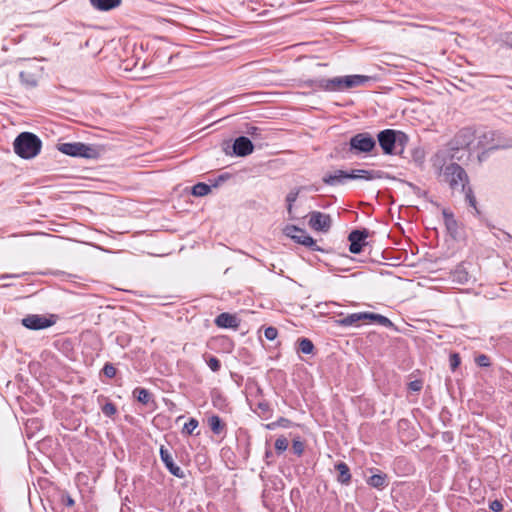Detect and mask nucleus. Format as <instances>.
I'll list each match as a JSON object with an SVG mask.
<instances>
[{
	"label": "nucleus",
	"mask_w": 512,
	"mask_h": 512,
	"mask_svg": "<svg viewBox=\"0 0 512 512\" xmlns=\"http://www.w3.org/2000/svg\"><path fill=\"white\" fill-rule=\"evenodd\" d=\"M432 166L440 182L449 185L450 189L461 190L469 184V177L465 169L454 162L445 163V157L441 153H437L432 158Z\"/></svg>",
	"instance_id": "obj_1"
},
{
	"label": "nucleus",
	"mask_w": 512,
	"mask_h": 512,
	"mask_svg": "<svg viewBox=\"0 0 512 512\" xmlns=\"http://www.w3.org/2000/svg\"><path fill=\"white\" fill-rule=\"evenodd\" d=\"M380 170L352 169L351 171L336 170L323 176L322 181L328 186L344 185L348 180L372 181L382 178Z\"/></svg>",
	"instance_id": "obj_2"
},
{
	"label": "nucleus",
	"mask_w": 512,
	"mask_h": 512,
	"mask_svg": "<svg viewBox=\"0 0 512 512\" xmlns=\"http://www.w3.org/2000/svg\"><path fill=\"white\" fill-rule=\"evenodd\" d=\"M377 141L385 155H401L409 142V136L395 129H384L377 134Z\"/></svg>",
	"instance_id": "obj_3"
},
{
	"label": "nucleus",
	"mask_w": 512,
	"mask_h": 512,
	"mask_svg": "<svg viewBox=\"0 0 512 512\" xmlns=\"http://www.w3.org/2000/svg\"><path fill=\"white\" fill-rule=\"evenodd\" d=\"M13 148L20 158L32 159L40 153L42 141L32 132H22L15 138Z\"/></svg>",
	"instance_id": "obj_4"
},
{
	"label": "nucleus",
	"mask_w": 512,
	"mask_h": 512,
	"mask_svg": "<svg viewBox=\"0 0 512 512\" xmlns=\"http://www.w3.org/2000/svg\"><path fill=\"white\" fill-rule=\"evenodd\" d=\"M371 80L370 76L365 75H347L334 78H325L320 82L321 90L328 92L345 91L353 87L362 86Z\"/></svg>",
	"instance_id": "obj_5"
},
{
	"label": "nucleus",
	"mask_w": 512,
	"mask_h": 512,
	"mask_svg": "<svg viewBox=\"0 0 512 512\" xmlns=\"http://www.w3.org/2000/svg\"><path fill=\"white\" fill-rule=\"evenodd\" d=\"M58 150L71 157H80L85 159H96L99 157V151L94 145L82 142H67L58 145Z\"/></svg>",
	"instance_id": "obj_6"
},
{
	"label": "nucleus",
	"mask_w": 512,
	"mask_h": 512,
	"mask_svg": "<svg viewBox=\"0 0 512 512\" xmlns=\"http://www.w3.org/2000/svg\"><path fill=\"white\" fill-rule=\"evenodd\" d=\"M376 147V139L368 132L357 133L349 140V150L355 154L370 153Z\"/></svg>",
	"instance_id": "obj_7"
},
{
	"label": "nucleus",
	"mask_w": 512,
	"mask_h": 512,
	"mask_svg": "<svg viewBox=\"0 0 512 512\" xmlns=\"http://www.w3.org/2000/svg\"><path fill=\"white\" fill-rule=\"evenodd\" d=\"M284 234L294 240L296 243L304 245L312 251H322L316 244V241L307 232L295 225H287L284 228Z\"/></svg>",
	"instance_id": "obj_8"
},
{
	"label": "nucleus",
	"mask_w": 512,
	"mask_h": 512,
	"mask_svg": "<svg viewBox=\"0 0 512 512\" xmlns=\"http://www.w3.org/2000/svg\"><path fill=\"white\" fill-rule=\"evenodd\" d=\"M308 224L313 230L326 233L332 226V218L329 214L312 211L309 213Z\"/></svg>",
	"instance_id": "obj_9"
},
{
	"label": "nucleus",
	"mask_w": 512,
	"mask_h": 512,
	"mask_svg": "<svg viewBox=\"0 0 512 512\" xmlns=\"http://www.w3.org/2000/svg\"><path fill=\"white\" fill-rule=\"evenodd\" d=\"M368 236L369 231L366 228L352 230L348 235L349 251L353 254L362 252L363 247L367 245L366 239Z\"/></svg>",
	"instance_id": "obj_10"
},
{
	"label": "nucleus",
	"mask_w": 512,
	"mask_h": 512,
	"mask_svg": "<svg viewBox=\"0 0 512 512\" xmlns=\"http://www.w3.org/2000/svg\"><path fill=\"white\" fill-rule=\"evenodd\" d=\"M54 320L39 314H30L22 319V325L30 330H42L51 327Z\"/></svg>",
	"instance_id": "obj_11"
},
{
	"label": "nucleus",
	"mask_w": 512,
	"mask_h": 512,
	"mask_svg": "<svg viewBox=\"0 0 512 512\" xmlns=\"http://www.w3.org/2000/svg\"><path fill=\"white\" fill-rule=\"evenodd\" d=\"M159 454H160V458H161L162 462L164 463L165 467L173 476L180 478V479L185 478L184 471L178 465L175 464L173 457L167 448H165L164 446H161L160 450H159Z\"/></svg>",
	"instance_id": "obj_12"
},
{
	"label": "nucleus",
	"mask_w": 512,
	"mask_h": 512,
	"mask_svg": "<svg viewBox=\"0 0 512 512\" xmlns=\"http://www.w3.org/2000/svg\"><path fill=\"white\" fill-rule=\"evenodd\" d=\"M232 149L235 156L245 157L253 152L254 145L248 137L239 136L234 140Z\"/></svg>",
	"instance_id": "obj_13"
},
{
	"label": "nucleus",
	"mask_w": 512,
	"mask_h": 512,
	"mask_svg": "<svg viewBox=\"0 0 512 512\" xmlns=\"http://www.w3.org/2000/svg\"><path fill=\"white\" fill-rule=\"evenodd\" d=\"M214 323L219 328L237 329L240 325V320L234 314L223 312L220 313L214 320Z\"/></svg>",
	"instance_id": "obj_14"
},
{
	"label": "nucleus",
	"mask_w": 512,
	"mask_h": 512,
	"mask_svg": "<svg viewBox=\"0 0 512 512\" xmlns=\"http://www.w3.org/2000/svg\"><path fill=\"white\" fill-rule=\"evenodd\" d=\"M474 135L469 128L461 129L454 137L453 143L456 149L469 147L473 142Z\"/></svg>",
	"instance_id": "obj_15"
},
{
	"label": "nucleus",
	"mask_w": 512,
	"mask_h": 512,
	"mask_svg": "<svg viewBox=\"0 0 512 512\" xmlns=\"http://www.w3.org/2000/svg\"><path fill=\"white\" fill-rule=\"evenodd\" d=\"M302 190L318 191V188H314L313 186H311V187L300 186V187H295L292 190H290V192L286 195V198H285L287 212H288L290 218H294L292 216L293 205L296 202V200Z\"/></svg>",
	"instance_id": "obj_16"
},
{
	"label": "nucleus",
	"mask_w": 512,
	"mask_h": 512,
	"mask_svg": "<svg viewBox=\"0 0 512 512\" xmlns=\"http://www.w3.org/2000/svg\"><path fill=\"white\" fill-rule=\"evenodd\" d=\"M335 470L337 471V482L344 486L350 485L352 475L349 466L345 462H338L335 464Z\"/></svg>",
	"instance_id": "obj_17"
},
{
	"label": "nucleus",
	"mask_w": 512,
	"mask_h": 512,
	"mask_svg": "<svg viewBox=\"0 0 512 512\" xmlns=\"http://www.w3.org/2000/svg\"><path fill=\"white\" fill-rule=\"evenodd\" d=\"M367 319H368L367 312H358V313L349 314L346 317L338 319V320H336V323L342 327H350V326H357L360 321H364Z\"/></svg>",
	"instance_id": "obj_18"
},
{
	"label": "nucleus",
	"mask_w": 512,
	"mask_h": 512,
	"mask_svg": "<svg viewBox=\"0 0 512 512\" xmlns=\"http://www.w3.org/2000/svg\"><path fill=\"white\" fill-rule=\"evenodd\" d=\"M451 279L453 283L464 285L470 280V275L463 264H459L451 272Z\"/></svg>",
	"instance_id": "obj_19"
},
{
	"label": "nucleus",
	"mask_w": 512,
	"mask_h": 512,
	"mask_svg": "<svg viewBox=\"0 0 512 512\" xmlns=\"http://www.w3.org/2000/svg\"><path fill=\"white\" fill-rule=\"evenodd\" d=\"M378 473L373 474L367 479V484L373 488L382 490L388 485V477L385 473L377 470Z\"/></svg>",
	"instance_id": "obj_20"
},
{
	"label": "nucleus",
	"mask_w": 512,
	"mask_h": 512,
	"mask_svg": "<svg viewBox=\"0 0 512 512\" xmlns=\"http://www.w3.org/2000/svg\"><path fill=\"white\" fill-rule=\"evenodd\" d=\"M132 395L134 398L137 399L138 402H140L143 405H149L150 403H153V404L155 403L153 394L148 389H145L142 387H136L133 390Z\"/></svg>",
	"instance_id": "obj_21"
},
{
	"label": "nucleus",
	"mask_w": 512,
	"mask_h": 512,
	"mask_svg": "<svg viewBox=\"0 0 512 512\" xmlns=\"http://www.w3.org/2000/svg\"><path fill=\"white\" fill-rule=\"evenodd\" d=\"M92 6L100 11H109L121 4V0H90Z\"/></svg>",
	"instance_id": "obj_22"
},
{
	"label": "nucleus",
	"mask_w": 512,
	"mask_h": 512,
	"mask_svg": "<svg viewBox=\"0 0 512 512\" xmlns=\"http://www.w3.org/2000/svg\"><path fill=\"white\" fill-rule=\"evenodd\" d=\"M208 425L211 431L216 435H220L225 431V423L218 415H212L209 417Z\"/></svg>",
	"instance_id": "obj_23"
},
{
	"label": "nucleus",
	"mask_w": 512,
	"mask_h": 512,
	"mask_svg": "<svg viewBox=\"0 0 512 512\" xmlns=\"http://www.w3.org/2000/svg\"><path fill=\"white\" fill-rule=\"evenodd\" d=\"M442 215L444 218V224L446 226V229L450 233H455L458 229V224H457L456 219L454 218L453 213L451 211H449L448 209H443Z\"/></svg>",
	"instance_id": "obj_24"
},
{
	"label": "nucleus",
	"mask_w": 512,
	"mask_h": 512,
	"mask_svg": "<svg viewBox=\"0 0 512 512\" xmlns=\"http://www.w3.org/2000/svg\"><path fill=\"white\" fill-rule=\"evenodd\" d=\"M367 316H368L367 320L376 322L379 325L384 326L386 328H395V325L393 324V322L386 316H383L381 314L372 313V312H367Z\"/></svg>",
	"instance_id": "obj_25"
},
{
	"label": "nucleus",
	"mask_w": 512,
	"mask_h": 512,
	"mask_svg": "<svg viewBox=\"0 0 512 512\" xmlns=\"http://www.w3.org/2000/svg\"><path fill=\"white\" fill-rule=\"evenodd\" d=\"M315 346L313 342L308 338H299L298 339V351L303 354H312L314 352Z\"/></svg>",
	"instance_id": "obj_26"
},
{
	"label": "nucleus",
	"mask_w": 512,
	"mask_h": 512,
	"mask_svg": "<svg viewBox=\"0 0 512 512\" xmlns=\"http://www.w3.org/2000/svg\"><path fill=\"white\" fill-rule=\"evenodd\" d=\"M461 191L465 194V200L468 203V205L470 207H472L476 211V213L479 214L480 212L477 208L476 197L474 195L472 188L469 186V184L467 186H465V189H461Z\"/></svg>",
	"instance_id": "obj_27"
},
{
	"label": "nucleus",
	"mask_w": 512,
	"mask_h": 512,
	"mask_svg": "<svg viewBox=\"0 0 512 512\" xmlns=\"http://www.w3.org/2000/svg\"><path fill=\"white\" fill-rule=\"evenodd\" d=\"M210 191H211L210 185L203 183V182H199L192 187L191 193H192V195H194L196 197H203V196H206L207 194H209Z\"/></svg>",
	"instance_id": "obj_28"
},
{
	"label": "nucleus",
	"mask_w": 512,
	"mask_h": 512,
	"mask_svg": "<svg viewBox=\"0 0 512 512\" xmlns=\"http://www.w3.org/2000/svg\"><path fill=\"white\" fill-rule=\"evenodd\" d=\"M21 82L27 87H35L37 80L32 73L21 71L19 74Z\"/></svg>",
	"instance_id": "obj_29"
},
{
	"label": "nucleus",
	"mask_w": 512,
	"mask_h": 512,
	"mask_svg": "<svg viewBox=\"0 0 512 512\" xmlns=\"http://www.w3.org/2000/svg\"><path fill=\"white\" fill-rule=\"evenodd\" d=\"M199 422L195 418H190L188 422H186L182 429V434L192 435L194 430L198 427Z\"/></svg>",
	"instance_id": "obj_30"
},
{
	"label": "nucleus",
	"mask_w": 512,
	"mask_h": 512,
	"mask_svg": "<svg viewBox=\"0 0 512 512\" xmlns=\"http://www.w3.org/2000/svg\"><path fill=\"white\" fill-rule=\"evenodd\" d=\"M304 448V442L300 439V437H296L292 440V450L294 454L301 456L304 452Z\"/></svg>",
	"instance_id": "obj_31"
},
{
	"label": "nucleus",
	"mask_w": 512,
	"mask_h": 512,
	"mask_svg": "<svg viewBox=\"0 0 512 512\" xmlns=\"http://www.w3.org/2000/svg\"><path fill=\"white\" fill-rule=\"evenodd\" d=\"M206 364L213 372H218L221 368V362L220 360L215 356H208L206 359Z\"/></svg>",
	"instance_id": "obj_32"
},
{
	"label": "nucleus",
	"mask_w": 512,
	"mask_h": 512,
	"mask_svg": "<svg viewBox=\"0 0 512 512\" xmlns=\"http://www.w3.org/2000/svg\"><path fill=\"white\" fill-rule=\"evenodd\" d=\"M288 448V440L284 436H280L275 441V449L278 454L283 453Z\"/></svg>",
	"instance_id": "obj_33"
},
{
	"label": "nucleus",
	"mask_w": 512,
	"mask_h": 512,
	"mask_svg": "<svg viewBox=\"0 0 512 512\" xmlns=\"http://www.w3.org/2000/svg\"><path fill=\"white\" fill-rule=\"evenodd\" d=\"M403 183H405L411 190L412 192L417 196V197H423V198H427L428 197V192L425 191V190H422L420 187H418L417 185L411 183V182H408V181H403Z\"/></svg>",
	"instance_id": "obj_34"
},
{
	"label": "nucleus",
	"mask_w": 512,
	"mask_h": 512,
	"mask_svg": "<svg viewBox=\"0 0 512 512\" xmlns=\"http://www.w3.org/2000/svg\"><path fill=\"white\" fill-rule=\"evenodd\" d=\"M102 412L105 416L107 417H112L114 416L116 413H117V407L114 403L112 402H106L103 406H102Z\"/></svg>",
	"instance_id": "obj_35"
},
{
	"label": "nucleus",
	"mask_w": 512,
	"mask_h": 512,
	"mask_svg": "<svg viewBox=\"0 0 512 512\" xmlns=\"http://www.w3.org/2000/svg\"><path fill=\"white\" fill-rule=\"evenodd\" d=\"M102 372L103 374L107 377V378H114L116 376V368L115 366L110 363V362H107L105 363V365L103 366L102 368Z\"/></svg>",
	"instance_id": "obj_36"
},
{
	"label": "nucleus",
	"mask_w": 512,
	"mask_h": 512,
	"mask_svg": "<svg viewBox=\"0 0 512 512\" xmlns=\"http://www.w3.org/2000/svg\"><path fill=\"white\" fill-rule=\"evenodd\" d=\"M475 363L479 367H489L491 365L490 358L486 354H479L475 357Z\"/></svg>",
	"instance_id": "obj_37"
},
{
	"label": "nucleus",
	"mask_w": 512,
	"mask_h": 512,
	"mask_svg": "<svg viewBox=\"0 0 512 512\" xmlns=\"http://www.w3.org/2000/svg\"><path fill=\"white\" fill-rule=\"evenodd\" d=\"M264 336L269 341L275 340L277 338V336H278L277 328H275L273 326H269V327L265 328Z\"/></svg>",
	"instance_id": "obj_38"
},
{
	"label": "nucleus",
	"mask_w": 512,
	"mask_h": 512,
	"mask_svg": "<svg viewBox=\"0 0 512 512\" xmlns=\"http://www.w3.org/2000/svg\"><path fill=\"white\" fill-rule=\"evenodd\" d=\"M461 363V358L458 353H452L449 357V364L452 371H455Z\"/></svg>",
	"instance_id": "obj_39"
},
{
	"label": "nucleus",
	"mask_w": 512,
	"mask_h": 512,
	"mask_svg": "<svg viewBox=\"0 0 512 512\" xmlns=\"http://www.w3.org/2000/svg\"><path fill=\"white\" fill-rule=\"evenodd\" d=\"M325 78L310 79L304 82V85L309 88L321 90L320 82H323Z\"/></svg>",
	"instance_id": "obj_40"
},
{
	"label": "nucleus",
	"mask_w": 512,
	"mask_h": 512,
	"mask_svg": "<svg viewBox=\"0 0 512 512\" xmlns=\"http://www.w3.org/2000/svg\"><path fill=\"white\" fill-rule=\"evenodd\" d=\"M261 131L262 130L259 127L251 125L247 127L246 134L256 139L260 136Z\"/></svg>",
	"instance_id": "obj_41"
},
{
	"label": "nucleus",
	"mask_w": 512,
	"mask_h": 512,
	"mask_svg": "<svg viewBox=\"0 0 512 512\" xmlns=\"http://www.w3.org/2000/svg\"><path fill=\"white\" fill-rule=\"evenodd\" d=\"M489 508L493 512H501L503 510V503L501 500L495 499L490 501Z\"/></svg>",
	"instance_id": "obj_42"
},
{
	"label": "nucleus",
	"mask_w": 512,
	"mask_h": 512,
	"mask_svg": "<svg viewBox=\"0 0 512 512\" xmlns=\"http://www.w3.org/2000/svg\"><path fill=\"white\" fill-rule=\"evenodd\" d=\"M258 409L260 410V412L265 415L266 417H268V415L270 414L271 412V408H270V405L268 402L266 401H262V402H259L258 405H257Z\"/></svg>",
	"instance_id": "obj_43"
},
{
	"label": "nucleus",
	"mask_w": 512,
	"mask_h": 512,
	"mask_svg": "<svg viewBox=\"0 0 512 512\" xmlns=\"http://www.w3.org/2000/svg\"><path fill=\"white\" fill-rule=\"evenodd\" d=\"M422 385L423 383L421 380H414L408 384V388L411 391L419 392L422 389Z\"/></svg>",
	"instance_id": "obj_44"
},
{
	"label": "nucleus",
	"mask_w": 512,
	"mask_h": 512,
	"mask_svg": "<svg viewBox=\"0 0 512 512\" xmlns=\"http://www.w3.org/2000/svg\"><path fill=\"white\" fill-rule=\"evenodd\" d=\"M277 426L287 428L291 424V421L287 418L280 417L277 421Z\"/></svg>",
	"instance_id": "obj_45"
},
{
	"label": "nucleus",
	"mask_w": 512,
	"mask_h": 512,
	"mask_svg": "<svg viewBox=\"0 0 512 512\" xmlns=\"http://www.w3.org/2000/svg\"><path fill=\"white\" fill-rule=\"evenodd\" d=\"M62 502H63L64 505H66L68 507H72L75 504V502L72 499V497L70 495H68V494H66V495H64L62 497Z\"/></svg>",
	"instance_id": "obj_46"
},
{
	"label": "nucleus",
	"mask_w": 512,
	"mask_h": 512,
	"mask_svg": "<svg viewBox=\"0 0 512 512\" xmlns=\"http://www.w3.org/2000/svg\"><path fill=\"white\" fill-rule=\"evenodd\" d=\"M19 275L17 274H2L0 275V280L7 279V278H17Z\"/></svg>",
	"instance_id": "obj_47"
},
{
	"label": "nucleus",
	"mask_w": 512,
	"mask_h": 512,
	"mask_svg": "<svg viewBox=\"0 0 512 512\" xmlns=\"http://www.w3.org/2000/svg\"><path fill=\"white\" fill-rule=\"evenodd\" d=\"M266 427H267V429L273 430V429H275V427H277V423L276 422L269 423L266 425Z\"/></svg>",
	"instance_id": "obj_48"
},
{
	"label": "nucleus",
	"mask_w": 512,
	"mask_h": 512,
	"mask_svg": "<svg viewBox=\"0 0 512 512\" xmlns=\"http://www.w3.org/2000/svg\"><path fill=\"white\" fill-rule=\"evenodd\" d=\"M271 457H273V452L270 449H267L265 452V458L268 459Z\"/></svg>",
	"instance_id": "obj_49"
},
{
	"label": "nucleus",
	"mask_w": 512,
	"mask_h": 512,
	"mask_svg": "<svg viewBox=\"0 0 512 512\" xmlns=\"http://www.w3.org/2000/svg\"><path fill=\"white\" fill-rule=\"evenodd\" d=\"M489 136L492 138V137L494 136V132H493V131H489V132L485 133V134L483 135V138H485V139H486V138H488Z\"/></svg>",
	"instance_id": "obj_50"
},
{
	"label": "nucleus",
	"mask_w": 512,
	"mask_h": 512,
	"mask_svg": "<svg viewBox=\"0 0 512 512\" xmlns=\"http://www.w3.org/2000/svg\"><path fill=\"white\" fill-rule=\"evenodd\" d=\"M217 400H222L221 396H218V397H216V398H213V404H214V406H218V404H217Z\"/></svg>",
	"instance_id": "obj_51"
},
{
	"label": "nucleus",
	"mask_w": 512,
	"mask_h": 512,
	"mask_svg": "<svg viewBox=\"0 0 512 512\" xmlns=\"http://www.w3.org/2000/svg\"><path fill=\"white\" fill-rule=\"evenodd\" d=\"M499 146L498 145H491L488 147V150H494V149H498Z\"/></svg>",
	"instance_id": "obj_52"
},
{
	"label": "nucleus",
	"mask_w": 512,
	"mask_h": 512,
	"mask_svg": "<svg viewBox=\"0 0 512 512\" xmlns=\"http://www.w3.org/2000/svg\"><path fill=\"white\" fill-rule=\"evenodd\" d=\"M505 45H506L507 47H509L510 49H512V41H507V42L505 43Z\"/></svg>",
	"instance_id": "obj_53"
},
{
	"label": "nucleus",
	"mask_w": 512,
	"mask_h": 512,
	"mask_svg": "<svg viewBox=\"0 0 512 512\" xmlns=\"http://www.w3.org/2000/svg\"><path fill=\"white\" fill-rule=\"evenodd\" d=\"M505 45H506L507 47H509L510 49H512V41H507V42L505 43Z\"/></svg>",
	"instance_id": "obj_54"
},
{
	"label": "nucleus",
	"mask_w": 512,
	"mask_h": 512,
	"mask_svg": "<svg viewBox=\"0 0 512 512\" xmlns=\"http://www.w3.org/2000/svg\"><path fill=\"white\" fill-rule=\"evenodd\" d=\"M407 423H408V421H407V420H404V419H401V420L399 421V425H400V426H401L402 424H407Z\"/></svg>",
	"instance_id": "obj_55"
},
{
	"label": "nucleus",
	"mask_w": 512,
	"mask_h": 512,
	"mask_svg": "<svg viewBox=\"0 0 512 512\" xmlns=\"http://www.w3.org/2000/svg\"><path fill=\"white\" fill-rule=\"evenodd\" d=\"M184 416H178L177 418V421H179L180 419H182Z\"/></svg>",
	"instance_id": "obj_56"
},
{
	"label": "nucleus",
	"mask_w": 512,
	"mask_h": 512,
	"mask_svg": "<svg viewBox=\"0 0 512 512\" xmlns=\"http://www.w3.org/2000/svg\"><path fill=\"white\" fill-rule=\"evenodd\" d=\"M322 208L326 207V203H323V205H320Z\"/></svg>",
	"instance_id": "obj_57"
},
{
	"label": "nucleus",
	"mask_w": 512,
	"mask_h": 512,
	"mask_svg": "<svg viewBox=\"0 0 512 512\" xmlns=\"http://www.w3.org/2000/svg\"><path fill=\"white\" fill-rule=\"evenodd\" d=\"M322 208L326 207V203H323V205H320Z\"/></svg>",
	"instance_id": "obj_58"
}]
</instances>
